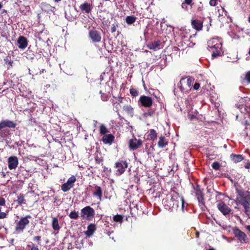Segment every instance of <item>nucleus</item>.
<instances>
[{
  "label": "nucleus",
  "mask_w": 250,
  "mask_h": 250,
  "mask_svg": "<svg viewBox=\"0 0 250 250\" xmlns=\"http://www.w3.org/2000/svg\"><path fill=\"white\" fill-rule=\"evenodd\" d=\"M76 181V178L74 176H71L67 180L66 183H64L62 186V190L63 192H67L70 190L74 185Z\"/></svg>",
  "instance_id": "obj_8"
},
{
  "label": "nucleus",
  "mask_w": 250,
  "mask_h": 250,
  "mask_svg": "<svg viewBox=\"0 0 250 250\" xmlns=\"http://www.w3.org/2000/svg\"><path fill=\"white\" fill-rule=\"evenodd\" d=\"M160 42L157 41L150 42L147 46L149 49L157 50L160 48Z\"/></svg>",
  "instance_id": "obj_20"
},
{
  "label": "nucleus",
  "mask_w": 250,
  "mask_h": 250,
  "mask_svg": "<svg viewBox=\"0 0 250 250\" xmlns=\"http://www.w3.org/2000/svg\"><path fill=\"white\" fill-rule=\"evenodd\" d=\"M80 7L82 10L84 11L86 13H89L91 9L90 4L87 3H84L82 4Z\"/></svg>",
  "instance_id": "obj_26"
},
{
  "label": "nucleus",
  "mask_w": 250,
  "mask_h": 250,
  "mask_svg": "<svg viewBox=\"0 0 250 250\" xmlns=\"http://www.w3.org/2000/svg\"><path fill=\"white\" fill-rule=\"evenodd\" d=\"M116 27L113 25L111 29V31L112 33L115 32L116 31Z\"/></svg>",
  "instance_id": "obj_51"
},
{
  "label": "nucleus",
  "mask_w": 250,
  "mask_h": 250,
  "mask_svg": "<svg viewBox=\"0 0 250 250\" xmlns=\"http://www.w3.org/2000/svg\"><path fill=\"white\" fill-rule=\"evenodd\" d=\"M140 101L142 105L146 107H150L152 104V100L151 98L146 96H141L140 98Z\"/></svg>",
  "instance_id": "obj_10"
},
{
  "label": "nucleus",
  "mask_w": 250,
  "mask_h": 250,
  "mask_svg": "<svg viewBox=\"0 0 250 250\" xmlns=\"http://www.w3.org/2000/svg\"><path fill=\"white\" fill-rule=\"evenodd\" d=\"M100 94H101V99L103 101H106L108 100V97L106 96V94H104V93H103L102 91H100Z\"/></svg>",
  "instance_id": "obj_43"
},
{
  "label": "nucleus",
  "mask_w": 250,
  "mask_h": 250,
  "mask_svg": "<svg viewBox=\"0 0 250 250\" xmlns=\"http://www.w3.org/2000/svg\"><path fill=\"white\" fill-rule=\"evenodd\" d=\"M0 212H1V208L0 207Z\"/></svg>",
  "instance_id": "obj_61"
},
{
  "label": "nucleus",
  "mask_w": 250,
  "mask_h": 250,
  "mask_svg": "<svg viewBox=\"0 0 250 250\" xmlns=\"http://www.w3.org/2000/svg\"><path fill=\"white\" fill-rule=\"evenodd\" d=\"M142 145L141 140L133 138L129 140V146L130 149L135 150L140 147Z\"/></svg>",
  "instance_id": "obj_11"
},
{
  "label": "nucleus",
  "mask_w": 250,
  "mask_h": 250,
  "mask_svg": "<svg viewBox=\"0 0 250 250\" xmlns=\"http://www.w3.org/2000/svg\"><path fill=\"white\" fill-rule=\"evenodd\" d=\"M249 54L250 55V50H249Z\"/></svg>",
  "instance_id": "obj_60"
},
{
  "label": "nucleus",
  "mask_w": 250,
  "mask_h": 250,
  "mask_svg": "<svg viewBox=\"0 0 250 250\" xmlns=\"http://www.w3.org/2000/svg\"><path fill=\"white\" fill-rule=\"evenodd\" d=\"M9 134V130L3 129L0 130V136L1 137L4 138Z\"/></svg>",
  "instance_id": "obj_32"
},
{
  "label": "nucleus",
  "mask_w": 250,
  "mask_h": 250,
  "mask_svg": "<svg viewBox=\"0 0 250 250\" xmlns=\"http://www.w3.org/2000/svg\"><path fill=\"white\" fill-rule=\"evenodd\" d=\"M2 7V5L0 3V9Z\"/></svg>",
  "instance_id": "obj_57"
},
{
  "label": "nucleus",
  "mask_w": 250,
  "mask_h": 250,
  "mask_svg": "<svg viewBox=\"0 0 250 250\" xmlns=\"http://www.w3.org/2000/svg\"><path fill=\"white\" fill-rule=\"evenodd\" d=\"M18 43L20 48L24 49L27 45V39L23 36H20L18 40Z\"/></svg>",
  "instance_id": "obj_17"
},
{
  "label": "nucleus",
  "mask_w": 250,
  "mask_h": 250,
  "mask_svg": "<svg viewBox=\"0 0 250 250\" xmlns=\"http://www.w3.org/2000/svg\"><path fill=\"white\" fill-rule=\"evenodd\" d=\"M136 18L133 16H127L126 18V22L128 24H132L135 22Z\"/></svg>",
  "instance_id": "obj_34"
},
{
  "label": "nucleus",
  "mask_w": 250,
  "mask_h": 250,
  "mask_svg": "<svg viewBox=\"0 0 250 250\" xmlns=\"http://www.w3.org/2000/svg\"><path fill=\"white\" fill-rule=\"evenodd\" d=\"M8 168L10 170L15 169L19 164V161L16 156H10L8 159Z\"/></svg>",
  "instance_id": "obj_9"
},
{
  "label": "nucleus",
  "mask_w": 250,
  "mask_h": 250,
  "mask_svg": "<svg viewBox=\"0 0 250 250\" xmlns=\"http://www.w3.org/2000/svg\"><path fill=\"white\" fill-rule=\"evenodd\" d=\"M249 22L250 23V16L249 17Z\"/></svg>",
  "instance_id": "obj_59"
},
{
  "label": "nucleus",
  "mask_w": 250,
  "mask_h": 250,
  "mask_svg": "<svg viewBox=\"0 0 250 250\" xmlns=\"http://www.w3.org/2000/svg\"><path fill=\"white\" fill-rule=\"evenodd\" d=\"M197 200L198 201L199 204L200 206L204 205V198L203 196H199L197 197Z\"/></svg>",
  "instance_id": "obj_42"
},
{
  "label": "nucleus",
  "mask_w": 250,
  "mask_h": 250,
  "mask_svg": "<svg viewBox=\"0 0 250 250\" xmlns=\"http://www.w3.org/2000/svg\"><path fill=\"white\" fill-rule=\"evenodd\" d=\"M239 197L237 198L238 202L242 205L245 208V212L250 211V196L245 195L243 192L239 193Z\"/></svg>",
  "instance_id": "obj_3"
},
{
  "label": "nucleus",
  "mask_w": 250,
  "mask_h": 250,
  "mask_svg": "<svg viewBox=\"0 0 250 250\" xmlns=\"http://www.w3.org/2000/svg\"><path fill=\"white\" fill-rule=\"evenodd\" d=\"M94 209L90 206H86L81 210V216L83 219L91 220L95 215Z\"/></svg>",
  "instance_id": "obj_4"
},
{
  "label": "nucleus",
  "mask_w": 250,
  "mask_h": 250,
  "mask_svg": "<svg viewBox=\"0 0 250 250\" xmlns=\"http://www.w3.org/2000/svg\"><path fill=\"white\" fill-rule=\"evenodd\" d=\"M27 247L30 249V250H39L38 247L35 246V245L32 243L28 245Z\"/></svg>",
  "instance_id": "obj_39"
},
{
  "label": "nucleus",
  "mask_w": 250,
  "mask_h": 250,
  "mask_svg": "<svg viewBox=\"0 0 250 250\" xmlns=\"http://www.w3.org/2000/svg\"><path fill=\"white\" fill-rule=\"evenodd\" d=\"M231 160L235 163L241 162L244 159V158L242 155L240 154H232L230 155Z\"/></svg>",
  "instance_id": "obj_22"
},
{
  "label": "nucleus",
  "mask_w": 250,
  "mask_h": 250,
  "mask_svg": "<svg viewBox=\"0 0 250 250\" xmlns=\"http://www.w3.org/2000/svg\"><path fill=\"white\" fill-rule=\"evenodd\" d=\"M96 230V226L93 224H90L87 227V230L85 232V234L87 236L90 237L94 233Z\"/></svg>",
  "instance_id": "obj_21"
},
{
  "label": "nucleus",
  "mask_w": 250,
  "mask_h": 250,
  "mask_svg": "<svg viewBox=\"0 0 250 250\" xmlns=\"http://www.w3.org/2000/svg\"><path fill=\"white\" fill-rule=\"evenodd\" d=\"M31 218L30 215H27L25 217H21L19 221L16 223L15 230L17 233L23 232L26 226L29 224V219Z\"/></svg>",
  "instance_id": "obj_2"
},
{
  "label": "nucleus",
  "mask_w": 250,
  "mask_h": 250,
  "mask_svg": "<svg viewBox=\"0 0 250 250\" xmlns=\"http://www.w3.org/2000/svg\"><path fill=\"white\" fill-rule=\"evenodd\" d=\"M69 216L71 219H77L79 216L78 212L75 211H72L69 214Z\"/></svg>",
  "instance_id": "obj_35"
},
{
  "label": "nucleus",
  "mask_w": 250,
  "mask_h": 250,
  "mask_svg": "<svg viewBox=\"0 0 250 250\" xmlns=\"http://www.w3.org/2000/svg\"><path fill=\"white\" fill-rule=\"evenodd\" d=\"M234 234L235 236L241 242H245L246 235L244 232L238 229H236L234 230Z\"/></svg>",
  "instance_id": "obj_15"
},
{
  "label": "nucleus",
  "mask_w": 250,
  "mask_h": 250,
  "mask_svg": "<svg viewBox=\"0 0 250 250\" xmlns=\"http://www.w3.org/2000/svg\"><path fill=\"white\" fill-rule=\"evenodd\" d=\"M65 17L69 21H73L76 18V16H73L66 13H65Z\"/></svg>",
  "instance_id": "obj_37"
},
{
  "label": "nucleus",
  "mask_w": 250,
  "mask_h": 250,
  "mask_svg": "<svg viewBox=\"0 0 250 250\" xmlns=\"http://www.w3.org/2000/svg\"><path fill=\"white\" fill-rule=\"evenodd\" d=\"M110 101H111L112 104H113V105H114V108L115 109V111L117 112H118V111H119L120 108L121 107V105H120V104H117V102H115L114 101V100H113L112 99H111ZM118 114L119 118H121V116H120V115L119 114V113H118Z\"/></svg>",
  "instance_id": "obj_29"
},
{
  "label": "nucleus",
  "mask_w": 250,
  "mask_h": 250,
  "mask_svg": "<svg viewBox=\"0 0 250 250\" xmlns=\"http://www.w3.org/2000/svg\"><path fill=\"white\" fill-rule=\"evenodd\" d=\"M116 102H117V104H120L123 102V98L121 97H118L117 98V101Z\"/></svg>",
  "instance_id": "obj_48"
},
{
  "label": "nucleus",
  "mask_w": 250,
  "mask_h": 250,
  "mask_svg": "<svg viewBox=\"0 0 250 250\" xmlns=\"http://www.w3.org/2000/svg\"><path fill=\"white\" fill-rule=\"evenodd\" d=\"M114 139V136L112 134L104 135L102 138L103 142L105 144H111Z\"/></svg>",
  "instance_id": "obj_19"
},
{
  "label": "nucleus",
  "mask_w": 250,
  "mask_h": 250,
  "mask_svg": "<svg viewBox=\"0 0 250 250\" xmlns=\"http://www.w3.org/2000/svg\"><path fill=\"white\" fill-rule=\"evenodd\" d=\"M5 204V199L3 198H0V206H4Z\"/></svg>",
  "instance_id": "obj_49"
},
{
  "label": "nucleus",
  "mask_w": 250,
  "mask_h": 250,
  "mask_svg": "<svg viewBox=\"0 0 250 250\" xmlns=\"http://www.w3.org/2000/svg\"><path fill=\"white\" fill-rule=\"evenodd\" d=\"M185 2L187 4H191L192 0H185Z\"/></svg>",
  "instance_id": "obj_52"
},
{
  "label": "nucleus",
  "mask_w": 250,
  "mask_h": 250,
  "mask_svg": "<svg viewBox=\"0 0 250 250\" xmlns=\"http://www.w3.org/2000/svg\"><path fill=\"white\" fill-rule=\"evenodd\" d=\"M217 208L225 215L228 214L230 212V208L224 202L219 203L217 205Z\"/></svg>",
  "instance_id": "obj_14"
},
{
  "label": "nucleus",
  "mask_w": 250,
  "mask_h": 250,
  "mask_svg": "<svg viewBox=\"0 0 250 250\" xmlns=\"http://www.w3.org/2000/svg\"><path fill=\"white\" fill-rule=\"evenodd\" d=\"M193 80L191 78H186L182 79L179 83V87L181 90H188L191 86Z\"/></svg>",
  "instance_id": "obj_7"
},
{
  "label": "nucleus",
  "mask_w": 250,
  "mask_h": 250,
  "mask_svg": "<svg viewBox=\"0 0 250 250\" xmlns=\"http://www.w3.org/2000/svg\"><path fill=\"white\" fill-rule=\"evenodd\" d=\"M113 219L116 222L121 223L123 222V216L121 215L117 214L113 216Z\"/></svg>",
  "instance_id": "obj_31"
},
{
  "label": "nucleus",
  "mask_w": 250,
  "mask_h": 250,
  "mask_svg": "<svg viewBox=\"0 0 250 250\" xmlns=\"http://www.w3.org/2000/svg\"><path fill=\"white\" fill-rule=\"evenodd\" d=\"M167 144L166 139L164 136H161L159 137V142L158 143V146L160 148H163L166 146Z\"/></svg>",
  "instance_id": "obj_25"
},
{
  "label": "nucleus",
  "mask_w": 250,
  "mask_h": 250,
  "mask_svg": "<svg viewBox=\"0 0 250 250\" xmlns=\"http://www.w3.org/2000/svg\"><path fill=\"white\" fill-rule=\"evenodd\" d=\"M196 197H198L199 196H203L202 191H201V190L200 189H196Z\"/></svg>",
  "instance_id": "obj_46"
},
{
  "label": "nucleus",
  "mask_w": 250,
  "mask_h": 250,
  "mask_svg": "<svg viewBox=\"0 0 250 250\" xmlns=\"http://www.w3.org/2000/svg\"><path fill=\"white\" fill-rule=\"evenodd\" d=\"M245 167L247 169L250 168V163H248L247 165L245 166Z\"/></svg>",
  "instance_id": "obj_53"
},
{
  "label": "nucleus",
  "mask_w": 250,
  "mask_h": 250,
  "mask_svg": "<svg viewBox=\"0 0 250 250\" xmlns=\"http://www.w3.org/2000/svg\"><path fill=\"white\" fill-rule=\"evenodd\" d=\"M148 136H149L151 140H155L157 137V133L156 131L153 129H150Z\"/></svg>",
  "instance_id": "obj_30"
},
{
  "label": "nucleus",
  "mask_w": 250,
  "mask_h": 250,
  "mask_svg": "<svg viewBox=\"0 0 250 250\" xmlns=\"http://www.w3.org/2000/svg\"><path fill=\"white\" fill-rule=\"evenodd\" d=\"M212 167L215 170H219L220 167V164L217 162H214L211 165Z\"/></svg>",
  "instance_id": "obj_38"
},
{
  "label": "nucleus",
  "mask_w": 250,
  "mask_h": 250,
  "mask_svg": "<svg viewBox=\"0 0 250 250\" xmlns=\"http://www.w3.org/2000/svg\"><path fill=\"white\" fill-rule=\"evenodd\" d=\"M123 110L130 116H133V108L129 105H125L123 107Z\"/></svg>",
  "instance_id": "obj_24"
},
{
  "label": "nucleus",
  "mask_w": 250,
  "mask_h": 250,
  "mask_svg": "<svg viewBox=\"0 0 250 250\" xmlns=\"http://www.w3.org/2000/svg\"><path fill=\"white\" fill-rule=\"evenodd\" d=\"M93 195L94 196L97 197V198L101 201L102 200V190L101 187L98 186H95L94 187Z\"/></svg>",
  "instance_id": "obj_18"
},
{
  "label": "nucleus",
  "mask_w": 250,
  "mask_h": 250,
  "mask_svg": "<svg viewBox=\"0 0 250 250\" xmlns=\"http://www.w3.org/2000/svg\"><path fill=\"white\" fill-rule=\"evenodd\" d=\"M200 87V84L199 83H195L193 85L194 90H198Z\"/></svg>",
  "instance_id": "obj_50"
},
{
  "label": "nucleus",
  "mask_w": 250,
  "mask_h": 250,
  "mask_svg": "<svg viewBox=\"0 0 250 250\" xmlns=\"http://www.w3.org/2000/svg\"><path fill=\"white\" fill-rule=\"evenodd\" d=\"M130 93L132 96L135 97L138 95L139 92L136 89L132 88L130 89Z\"/></svg>",
  "instance_id": "obj_41"
},
{
  "label": "nucleus",
  "mask_w": 250,
  "mask_h": 250,
  "mask_svg": "<svg viewBox=\"0 0 250 250\" xmlns=\"http://www.w3.org/2000/svg\"><path fill=\"white\" fill-rule=\"evenodd\" d=\"M33 240L36 241L39 244H41V237L40 236H35L33 238Z\"/></svg>",
  "instance_id": "obj_44"
},
{
  "label": "nucleus",
  "mask_w": 250,
  "mask_h": 250,
  "mask_svg": "<svg viewBox=\"0 0 250 250\" xmlns=\"http://www.w3.org/2000/svg\"><path fill=\"white\" fill-rule=\"evenodd\" d=\"M198 115V113L196 110H194V111H190L188 113V118L190 120H193L197 118Z\"/></svg>",
  "instance_id": "obj_28"
},
{
  "label": "nucleus",
  "mask_w": 250,
  "mask_h": 250,
  "mask_svg": "<svg viewBox=\"0 0 250 250\" xmlns=\"http://www.w3.org/2000/svg\"><path fill=\"white\" fill-rule=\"evenodd\" d=\"M127 167V163L125 161L121 160L115 163V167L117 169L116 175H121L125 171Z\"/></svg>",
  "instance_id": "obj_6"
},
{
  "label": "nucleus",
  "mask_w": 250,
  "mask_h": 250,
  "mask_svg": "<svg viewBox=\"0 0 250 250\" xmlns=\"http://www.w3.org/2000/svg\"><path fill=\"white\" fill-rule=\"evenodd\" d=\"M24 201V196L22 195H20L18 197L17 199V202L19 204H21L22 203H23Z\"/></svg>",
  "instance_id": "obj_40"
},
{
  "label": "nucleus",
  "mask_w": 250,
  "mask_h": 250,
  "mask_svg": "<svg viewBox=\"0 0 250 250\" xmlns=\"http://www.w3.org/2000/svg\"><path fill=\"white\" fill-rule=\"evenodd\" d=\"M53 0L55 2H59V1H61V0Z\"/></svg>",
  "instance_id": "obj_56"
},
{
  "label": "nucleus",
  "mask_w": 250,
  "mask_h": 250,
  "mask_svg": "<svg viewBox=\"0 0 250 250\" xmlns=\"http://www.w3.org/2000/svg\"><path fill=\"white\" fill-rule=\"evenodd\" d=\"M112 232H112L109 231H107V232H106V234H107L108 236H110Z\"/></svg>",
  "instance_id": "obj_55"
},
{
  "label": "nucleus",
  "mask_w": 250,
  "mask_h": 250,
  "mask_svg": "<svg viewBox=\"0 0 250 250\" xmlns=\"http://www.w3.org/2000/svg\"><path fill=\"white\" fill-rule=\"evenodd\" d=\"M4 61L6 64H8L9 65V66L7 67V68L9 69L11 67H12L13 65V61H11L9 59V57H7L4 59Z\"/></svg>",
  "instance_id": "obj_36"
},
{
  "label": "nucleus",
  "mask_w": 250,
  "mask_h": 250,
  "mask_svg": "<svg viewBox=\"0 0 250 250\" xmlns=\"http://www.w3.org/2000/svg\"><path fill=\"white\" fill-rule=\"evenodd\" d=\"M246 229H247L249 231H250V225H249V226H247L246 227Z\"/></svg>",
  "instance_id": "obj_54"
},
{
  "label": "nucleus",
  "mask_w": 250,
  "mask_h": 250,
  "mask_svg": "<svg viewBox=\"0 0 250 250\" xmlns=\"http://www.w3.org/2000/svg\"><path fill=\"white\" fill-rule=\"evenodd\" d=\"M41 8L42 11L48 13H54L55 9L54 7H53L50 4L46 3H42L41 4Z\"/></svg>",
  "instance_id": "obj_16"
},
{
  "label": "nucleus",
  "mask_w": 250,
  "mask_h": 250,
  "mask_svg": "<svg viewBox=\"0 0 250 250\" xmlns=\"http://www.w3.org/2000/svg\"><path fill=\"white\" fill-rule=\"evenodd\" d=\"M208 20H209V22H210L209 24H210V25H211V23H210V22H211V19H210V18L209 17H208Z\"/></svg>",
  "instance_id": "obj_58"
},
{
  "label": "nucleus",
  "mask_w": 250,
  "mask_h": 250,
  "mask_svg": "<svg viewBox=\"0 0 250 250\" xmlns=\"http://www.w3.org/2000/svg\"><path fill=\"white\" fill-rule=\"evenodd\" d=\"M170 206L172 205V208H177L179 204H181L182 208L183 210L185 205V201L183 197L179 196L178 194L171 197L170 200L169 201Z\"/></svg>",
  "instance_id": "obj_5"
},
{
  "label": "nucleus",
  "mask_w": 250,
  "mask_h": 250,
  "mask_svg": "<svg viewBox=\"0 0 250 250\" xmlns=\"http://www.w3.org/2000/svg\"><path fill=\"white\" fill-rule=\"evenodd\" d=\"M6 217V214L4 212H0V219H4Z\"/></svg>",
  "instance_id": "obj_47"
},
{
  "label": "nucleus",
  "mask_w": 250,
  "mask_h": 250,
  "mask_svg": "<svg viewBox=\"0 0 250 250\" xmlns=\"http://www.w3.org/2000/svg\"><path fill=\"white\" fill-rule=\"evenodd\" d=\"M52 226L53 229L55 230H58L60 229V227L59 224L58 220L57 218L54 217L53 218L52 222Z\"/></svg>",
  "instance_id": "obj_27"
},
{
  "label": "nucleus",
  "mask_w": 250,
  "mask_h": 250,
  "mask_svg": "<svg viewBox=\"0 0 250 250\" xmlns=\"http://www.w3.org/2000/svg\"><path fill=\"white\" fill-rule=\"evenodd\" d=\"M208 47L213 49L212 58H215L219 56L220 54V50L222 47V43L220 42L218 38H212L208 42Z\"/></svg>",
  "instance_id": "obj_1"
},
{
  "label": "nucleus",
  "mask_w": 250,
  "mask_h": 250,
  "mask_svg": "<svg viewBox=\"0 0 250 250\" xmlns=\"http://www.w3.org/2000/svg\"><path fill=\"white\" fill-rule=\"evenodd\" d=\"M100 132L101 134L105 135L108 131L104 125H101L100 126Z\"/></svg>",
  "instance_id": "obj_33"
},
{
  "label": "nucleus",
  "mask_w": 250,
  "mask_h": 250,
  "mask_svg": "<svg viewBox=\"0 0 250 250\" xmlns=\"http://www.w3.org/2000/svg\"><path fill=\"white\" fill-rule=\"evenodd\" d=\"M89 38L93 42H99L101 41V36L100 34L96 30H90L89 32Z\"/></svg>",
  "instance_id": "obj_13"
},
{
  "label": "nucleus",
  "mask_w": 250,
  "mask_h": 250,
  "mask_svg": "<svg viewBox=\"0 0 250 250\" xmlns=\"http://www.w3.org/2000/svg\"><path fill=\"white\" fill-rule=\"evenodd\" d=\"M192 27L197 30H200L202 28V23L198 20H193L191 22Z\"/></svg>",
  "instance_id": "obj_23"
},
{
  "label": "nucleus",
  "mask_w": 250,
  "mask_h": 250,
  "mask_svg": "<svg viewBox=\"0 0 250 250\" xmlns=\"http://www.w3.org/2000/svg\"><path fill=\"white\" fill-rule=\"evenodd\" d=\"M246 80L248 83H250V71L247 73L246 75Z\"/></svg>",
  "instance_id": "obj_45"
},
{
  "label": "nucleus",
  "mask_w": 250,
  "mask_h": 250,
  "mask_svg": "<svg viewBox=\"0 0 250 250\" xmlns=\"http://www.w3.org/2000/svg\"><path fill=\"white\" fill-rule=\"evenodd\" d=\"M16 125L17 124L15 123L10 120H2L0 122V130L6 127L14 128Z\"/></svg>",
  "instance_id": "obj_12"
}]
</instances>
